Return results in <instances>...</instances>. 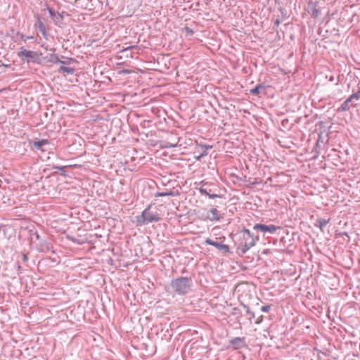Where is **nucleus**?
<instances>
[{
    "mask_svg": "<svg viewBox=\"0 0 360 360\" xmlns=\"http://www.w3.org/2000/svg\"><path fill=\"white\" fill-rule=\"evenodd\" d=\"M151 205H149L141 213L136 217V221L139 224H148L152 222H158L160 217L157 212H150Z\"/></svg>",
    "mask_w": 360,
    "mask_h": 360,
    "instance_id": "nucleus-3",
    "label": "nucleus"
},
{
    "mask_svg": "<svg viewBox=\"0 0 360 360\" xmlns=\"http://www.w3.org/2000/svg\"><path fill=\"white\" fill-rule=\"evenodd\" d=\"M279 23H280V21H279V20H278V19H277V20H276V22H275V24H276V25H279Z\"/></svg>",
    "mask_w": 360,
    "mask_h": 360,
    "instance_id": "nucleus-31",
    "label": "nucleus"
},
{
    "mask_svg": "<svg viewBox=\"0 0 360 360\" xmlns=\"http://www.w3.org/2000/svg\"><path fill=\"white\" fill-rule=\"evenodd\" d=\"M271 306L270 305H264L261 307V311L263 312H268L270 310Z\"/></svg>",
    "mask_w": 360,
    "mask_h": 360,
    "instance_id": "nucleus-26",
    "label": "nucleus"
},
{
    "mask_svg": "<svg viewBox=\"0 0 360 360\" xmlns=\"http://www.w3.org/2000/svg\"><path fill=\"white\" fill-rule=\"evenodd\" d=\"M243 242L238 248L242 254H245L252 247L255 245V238H254L253 233H252L248 229H245L243 231Z\"/></svg>",
    "mask_w": 360,
    "mask_h": 360,
    "instance_id": "nucleus-4",
    "label": "nucleus"
},
{
    "mask_svg": "<svg viewBox=\"0 0 360 360\" xmlns=\"http://www.w3.org/2000/svg\"><path fill=\"white\" fill-rule=\"evenodd\" d=\"M34 37L32 36L25 35L23 34H20V39L22 41L26 42L27 40L32 39Z\"/></svg>",
    "mask_w": 360,
    "mask_h": 360,
    "instance_id": "nucleus-23",
    "label": "nucleus"
},
{
    "mask_svg": "<svg viewBox=\"0 0 360 360\" xmlns=\"http://www.w3.org/2000/svg\"><path fill=\"white\" fill-rule=\"evenodd\" d=\"M67 166H53V168L54 169H57L58 170L60 171V174L62 176H67V174H66V172L64 170V169Z\"/></svg>",
    "mask_w": 360,
    "mask_h": 360,
    "instance_id": "nucleus-22",
    "label": "nucleus"
},
{
    "mask_svg": "<svg viewBox=\"0 0 360 360\" xmlns=\"http://www.w3.org/2000/svg\"><path fill=\"white\" fill-rule=\"evenodd\" d=\"M199 146L200 148H205V152H202L199 155L195 157V160H200L202 157L207 155V154H208L207 150L212 148V146L204 145V144H200Z\"/></svg>",
    "mask_w": 360,
    "mask_h": 360,
    "instance_id": "nucleus-12",
    "label": "nucleus"
},
{
    "mask_svg": "<svg viewBox=\"0 0 360 360\" xmlns=\"http://www.w3.org/2000/svg\"><path fill=\"white\" fill-rule=\"evenodd\" d=\"M185 32L186 36H191L193 34V31L188 27H185Z\"/></svg>",
    "mask_w": 360,
    "mask_h": 360,
    "instance_id": "nucleus-24",
    "label": "nucleus"
},
{
    "mask_svg": "<svg viewBox=\"0 0 360 360\" xmlns=\"http://www.w3.org/2000/svg\"><path fill=\"white\" fill-rule=\"evenodd\" d=\"M122 73H124V74H129L131 72V71L129 70H123L122 72Z\"/></svg>",
    "mask_w": 360,
    "mask_h": 360,
    "instance_id": "nucleus-29",
    "label": "nucleus"
},
{
    "mask_svg": "<svg viewBox=\"0 0 360 360\" xmlns=\"http://www.w3.org/2000/svg\"><path fill=\"white\" fill-rule=\"evenodd\" d=\"M17 56L24 63L40 64L41 62L40 53L34 51L27 50L23 47L20 48Z\"/></svg>",
    "mask_w": 360,
    "mask_h": 360,
    "instance_id": "nucleus-2",
    "label": "nucleus"
},
{
    "mask_svg": "<svg viewBox=\"0 0 360 360\" xmlns=\"http://www.w3.org/2000/svg\"><path fill=\"white\" fill-rule=\"evenodd\" d=\"M59 72L66 73L68 75H72L75 72V69L70 67L61 66L59 70Z\"/></svg>",
    "mask_w": 360,
    "mask_h": 360,
    "instance_id": "nucleus-16",
    "label": "nucleus"
},
{
    "mask_svg": "<svg viewBox=\"0 0 360 360\" xmlns=\"http://www.w3.org/2000/svg\"><path fill=\"white\" fill-rule=\"evenodd\" d=\"M156 197H163V196H174V193L172 191L170 192H158L155 195Z\"/></svg>",
    "mask_w": 360,
    "mask_h": 360,
    "instance_id": "nucleus-18",
    "label": "nucleus"
},
{
    "mask_svg": "<svg viewBox=\"0 0 360 360\" xmlns=\"http://www.w3.org/2000/svg\"><path fill=\"white\" fill-rule=\"evenodd\" d=\"M262 86V84L257 85L255 88L250 90V94L254 95H258L259 93V89Z\"/></svg>",
    "mask_w": 360,
    "mask_h": 360,
    "instance_id": "nucleus-20",
    "label": "nucleus"
},
{
    "mask_svg": "<svg viewBox=\"0 0 360 360\" xmlns=\"http://www.w3.org/2000/svg\"><path fill=\"white\" fill-rule=\"evenodd\" d=\"M199 192L202 194V195H205L207 196H208L210 199H214V198H221V195H218V194H214V193H211V191H207V189L206 188H205L204 186H201L200 188H199Z\"/></svg>",
    "mask_w": 360,
    "mask_h": 360,
    "instance_id": "nucleus-11",
    "label": "nucleus"
},
{
    "mask_svg": "<svg viewBox=\"0 0 360 360\" xmlns=\"http://www.w3.org/2000/svg\"><path fill=\"white\" fill-rule=\"evenodd\" d=\"M48 62L49 63H56V64H58V63H62V64H64L65 62L64 61H62L58 56V55L56 54H51L49 59H48Z\"/></svg>",
    "mask_w": 360,
    "mask_h": 360,
    "instance_id": "nucleus-15",
    "label": "nucleus"
},
{
    "mask_svg": "<svg viewBox=\"0 0 360 360\" xmlns=\"http://www.w3.org/2000/svg\"><path fill=\"white\" fill-rule=\"evenodd\" d=\"M49 143V140L41 139L39 141H34L33 146L38 150H41V147Z\"/></svg>",
    "mask_w": 360,
    "mask_h": 360,
    "instance_id": "nucleus-14",
    "label": "nucleus"
},
{
    "mask_svg": "<svg viewBox=\"0 0 360 360\" xmlns=\"http://www.w3.org/2000/svg\"><path fill=\"white\" fill-rule=\"evenodd\" d=\"M352 102L349 98H347L339 107L338 112L347 111L349 109V103Z\"/></svg>",
    "mask_w": 360,
    "mask_h": 360,
    "instance_id": "nucleus-13",
    "label": "nucleus"
},
{
    "mask_svg": "<svg viewBox=\"0 0 360 360\" xmlns=\"http://www.w3.org/2000/svg\"><path fill=\"white\" fill-rule=\"evenodd\" d=\"M330 218L323 219V218H317L316 219V223L314 226L320 229L321 231H323L324 227L330 222Z\"/></svg>",
    "mask_w": 360,
    "mask_h": 360,
    "instance_id": "nucleus-10",
    "label": "nucleus"
},
{
    "mask_svg": "<svg viewBox=\"0 0 360 360\" xmlns=\"http://www.w3.org/2000/svg\"><path fill=\"white\" fill-rule=\"evenodd\" d=\"M243 306L245 309L247 314L250 315L249 319L251 320L252 319L255 318V313L250 311L249 307L245 304H243Z\"/></svg>",
    "mask_w": 360,
    "mask_h": 360,
    "instance_id": "nucleus-19",
    "label": "nucleus"
},
{
    "mask_svg": "<svg viewBox=\"0 0 360 360\" xmlns=\"http://www.w3.org/2000/svg\"><path fill=\"white\" fill-rule=\"evenodd\" d=\"M191 286V281L188 277H179L171 281V287L174 292L178 295H184L187 294Z\"/></svg>",
    "mask_w": 360,
    "mask_h": 360,
    "instance_id": "nucleus-1",
    "label": "nucleus"
},
{
    "mask_svg": "<svg viewBox=\"0 0 360 360\" xmlns=\"http://www.w3.org/2000/svg\"><path fill=\"white\" fill-rule=\"evenodd\" d=\"M312 14H313V15H314V17H318V15H319V11L317 8H314L313 9V13H312Z\"/></svg>",
    "mask_w": 360,
    "mask_h": 360,
    "instance_id": "nucleus-27",
    "label": "nucleus"
},
{
    "mask_svg": "<svg viewBox=\"0 0 360 360\" xmlns=\"http://www.w3.org/2000/svg\"><path fill=\"white\" fill-rule=\"evenodd\" d=\"M343 235H346V236H347V232H344V233H343Z\"/></svg>",
    "mask_w": 360,
    "mask_h": 360,
    "instance_id": "nucleus-32",
    "label": "nucleus"
},
{
    "mask_svg": "<svg viewBox=\"0 0 360 360\" xmlns=\"http://www.w3.org/2000/svg\"><path fill=\"white\" fill-rule=\"evenodd\" d=\"M202 149V152H205V148H201Z\"/></svg>",
    "mask_w": 360,
    "mask_h": 360,
    "instance_id": "nucleus-33",
    "label": "nucleus"
},
{
    "mask_svg": "<svg viewBox=\"0 0 360 360\" xmlns=\"http://www.w3.org/2000/svg\"><path fill=\"white\" fill-rule=\"evenodd\" d=\"M23 260H24V261L27 260V255H23Z\"/></svg>",
    "mask_w": 360,
    "mask_h": 360,
    "instance_id": "nucleus-30",
    "label": "nucleus"
},
{
    "mask_svg": "<svg viewBox=\"0 0 360 360\" xmlns=\"http://www.w3.org/2000/svg\"><path fill=\"white\" fill-rule=\"evenodd\" d=\"M262 321V316H261L259 318L257 319V320L255 321L256 324H259Z\"/></svg>",
    "mask_w": 360,
    "mask_h": 360,
    "instance_id": "nucleus-28",
    "label": "nucleus"
},
{
    "mask_svg": "<svg viewBox=\"0 0 360 360\" xmlns=\"http://www.w3.org/2000/svg\"><path fill=\"white\" fill-rule=\"evenodd\" d=\"M230 345H231L235 349H239L246 345L245 338L240 337H236L231 340Z\"/></svg>",
    "mask_w": 360,
    "mask_h": 360,
    "instance_id": "nucleus-8",
    "label": "nucleus"
},
{
    "mask_svg": "<svg viewBox=\"0 0 360 360\" xmlns=\"http://www.w3.org/2000/svg\"><path fill=\"white\" fill-rule=\"evenodd\" d=\"M205 243L207 245H210L215 247L217 249L223 252L224 253H227V252H229V251H230V249H229V247L228 245L222 244L221 243L214 241L209 238L205 239Z\"/></svg>",
    "mask_w": 360,
    "mask_h": 360,
    "instance_id": "nucleus-6",
    "label": "nucleus"
},
{
    "mask_svg": "<svg viewBox=\"0 0 360 360\" xmlns=\"http://www.w3.org/2000/svg\"><path fill=\"white\" fill-rule=\"evenodd\" d=\"M46 9H47L50 16L52 17V18L56 17V13L53 9H51L49 6H47Z\"/></svg>",
    "mask_w": 360,
    "mask_h": 360,
    "instance_id": "nucleus-25",
    "label": "nucleus"
},
{
    "mask_svg": "<svg viewBox=\"0 0 360 360\" xmlns=\"http://www.w3.org/2000/svg\"><path fill=\"white\" fill-rule=\"evenodd\" d=\"M280 229V226L274 224L266 225L263 224H256L253 226V229L255 231H259L263 233H269L270 234L275 233L276 231Z\"/></svg>",
    "mask_w": 360,
    "mask_h": 360,
    "instance_id": "nucleus-5",
    "label": "nucleus"
},
{
    "mask_svg": "<svg viewBox=\"0 0 360 360\" xmlns=\"http://www.w3.org/2000/svg\"><path fill=\"white\" fill-rule=\"evenodd\" d=\"M34 17L37 19V22L34 24V27L38 28L40 32L42 34L44 38H46L47 31L46 30L45 25L43 22L41 20L40 16L39 14H36Z\"/></svg>",
    "mask_w": 360,
    "mask_h": 360,
    "instance_id": "nucleus-9",
    "label": "nucleus"
},
{
    "mask_svg": "<svg viewBox=\"0 0 360 360\" xmlns=\"http://www.w3.org/2000/svg\"><path fill=\"white\" fill-rule=\"evenodd\" d=\"M63 18V15L60 13H58V15H56V17L53 18V20L56 25H58L60 22V21H62Z\"/></svg>",
    "mask_w": 360,
    "mask_h": 360,
    "instance_id": "nucleus-21",
    "label": "nucleus"
},
{
    "mask_svg": "<svg viewBox=\"0 0 360 360\" xmlns=\"http://www.w3.org/2000/svg\"><path fill=\"white\" fill-rule=\"evenodd\" d=\"M206 218L211 221H217L223 218V214L219 213L217 208L213 207L207 212Z\"/></svg>",
    "mask_w": 360,
    "mask_h": 360,
    "instance_id": "nucleus-7",
    "label": "nucleus"
},
{
    "mask_svg": "<svg viewBox=\"0 0 360 360\" xmlns=\"http://www.w3.org/2000/svg\"><path fill=\"white\" fill-rule=\"evenodd\" d=\"M352 101L354 100L359 101L360 100V86H359V89L356 93L352 94L351 96L348 97Z\"/></svg>",
    "mask_w": 360,
    "mask_h": 360,
    "instance_id": "nucleus-17",
    "label": "nucleus"
}]
</instances>
